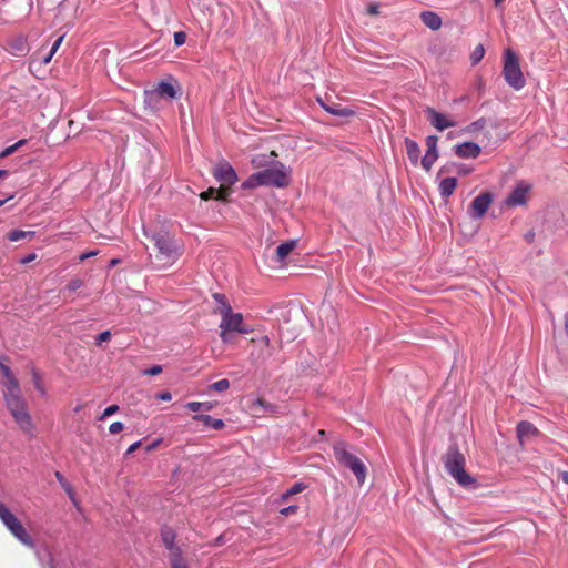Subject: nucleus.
Listing matches in <instances>:
<instances>
[{
    "instance_id": "39448f33",
    "label": "nucleus",
    "mask_w": 568,
    "mask_h": 568,
    "mask_svg": "<svg viewBox=\"0 0 568 568\" xmlns=\"http://www.w3.org/2000/svg\"><path fill=\"white\" fill-rule=\"evenodd\" d=\"M4 404L20 430L27 436L33 437L36 427L26 399L22 398Z\"/></svg>"
},
{
    "instance_id": "58836bf2",
    "label": "nucleus",
    "mask_w": 568,
    "mask_h": 568,
    "mask_svg": "<svg viewBox=\"0 0 568 568\" xmlns=\"http://www.w3.org/2000/svg\"><path fill=\"white\" fill-rule=\"evenodd\" d=\"M217 193H219V189H215V187H209L206 191L202 192L200 194V197L204 201H207V200H211V199H216L217 200Z\"/></svg>"
},
{
    "instance_id": "69168bd1",
    "label": "nucleus",
    "mask_w": 568,
    "mask_h": 568,
    "mask_svg": "<svg viewBox=\"0 0 568 568\" xmlns=\"http://www.w3.org/2000/svg\"><path fill=\"white\" fill-rule=\"evenodd\" d=\"M52 55H53V54H51V52H49V54H48V55H45V58L43 59V62H44V63H49V62H50V60H51V58H52Z\"/></svg>"
},
{
    "instance_id": "a878e982",
    "label": "nucleus",
    "mask_w": 568,
    "mask_h": 568,
    "mask_svg": "<svg viewBox=\"0 0 568 568\" xmlns=\"http://www.w3.org/2000/svg\"><path fill=\"white\" fill-rule=\"evenodd\" d=\"M306 488V485L304 483H295L290 489H287L285 493L281 496V501L286 503L288 501L292 496L302 493Z\"/></svg>"
},
{
    "instance_id": "13d9d810",
    "label": "nucleus",
    "mask_w": 568,
    "mask_h": 568,
    "mask_svg": "<svg viewBox=\"0 0 568 568\" xmlns=\"http://www.w3.org/2000/svg\"><path fill=\"white\" fill-rule=\"evenodd\" d=\"M559 478L566 484L568 485V471H560L559 473Z\"/></svg>"
},
{
    "instance_id": "f03ea898",
    "label": "nucleus",
    "mask_w": 568,
    "mask_h": 568,
    "mask_svg": "<svg viewBox=\"0 0 568 568\" xmlns=\"http://www.w3.org/2000/svg\"><path fill=\"white\" fill-rule=\"evenodd\" d=\"M290 180L284 171L283 164L280 168H270L252 174L244 183L243 187L254 189L256 186L266 185L275 187H284L288 185Z\"/></svg>"
},
{
    "instance_id": "a211bd4d",
    "label": "nucleus",
    "mask_w": 568,
    "mask_h": 568,
    "mask_svg": "<svg viewBox=\"0 0 568 568\" xmlns=\"http://www.w3.org/2000/svg\"><path fill=\"white\" fill-rule=\"evenodd\" d=\"M251 409L254 413H257L258 410H262L264 413L268 414H276L278 412V407L275 404H272L264 398H257L251 404Z\"/></svg>"
},
{
    "instance_id": "603ef678",
    "label": "nucleus",
    "mask_w": 568,
    "mask_h": 568,
    "mask_svg": "<svg viewBox=\"0 0 568 568\" xmlns=\"http://www.w3.org/2000/svg\"><path fill=\"white\" fill-rule=\"evenodd\" d=\"M475 171V165L473 164H466L464 162V175L470 174Z\"/></svg>"
},
{
    "instance_id": "c756f323",
    "label": "nucleus",
    "mask_w": 568,
    "mask_h": 568,
    "mask_svg": "<svg viewBox=\"0 0 568 568\" xmlns=\"http://www.w3.org/2000/svg\"><path fill=\"white\" fill-rule=\"evenodd\" d=\"M212 297L219 304V306L214 310L215 314L222 315L223 311H224V307H231V305L227 302V298H226V296L224 294H222V293H214L212 295Z\"/></svg>"
},
{
    "instance_id": "864d4df0",
    "label": "nucleus",
    "mask_w": 568,
    "mask_h": 568,
    "mask_svg": "<svg viewBox=\"0 0 568 568\" xmlns=\"http://www.w3.org/2000/svg\"><path fill=\"white\" fill-rule=\"evenodd\" d=\"M463 481H464V487H466V486H470V485H473V484H474L473 478H471L469 475H467L465 471H464V478H463Z\"/></svg>"
},
{
    "instance_id": "c9c22d12",
    "label": "nucleus",
    "mask_w": 568,
    "mask_h": 568,
    "mask_svg": "<svg viewBox=\"0 0 568 568\" xmlns=\"http://www.w3.org/2000/svg\"><path fill=\"white\" fill-rule=\"evenodd\" d=\"M27 140H19L17 143L6 148L2 152H0V159L7 158L16 152L20 146L24 145Z\"/></svg>"
},
{
    "instance_id": "473e14b6",
    "label": "nucleus",
    "mask_w": 568,
    "mask_h": 568,
    "mask_svg": "<svg viewBox=\"0 0 568 568\" xmlns=\"http://www.w3.org/2000/svg\"><path fill=\"white\" fill-rule=\"evenodd\" d=\"M31 375H32V382H33L34 387L42 395H44L45 394V388H44V384H43L41 374L34 367H32Z\"/></svg>"
},
{
    "instance_id": "3c124183",
    "label": "nucleus",
    "mask_w": 568,
    "mask_h": 568,
    "mask_svg": "<svg viewBox=\"0 0 568 568\" xmlns=\"http://www.w3.org/2000/svg\"><path fill=\"white\" fill-rule=\"evenodd\" d=\"M63 40V37H60L59 39H57L50 50L51 54H54L55 51L58 50V48L60 47L61 42Z\"/></svg>"
},
{
    "instance_id": "37998d69",
    "label": "nucleus",
    "mask_w": 568,
    "mask_h": 568,
    "mask_svg": "<svg viewBox=\"0 0 568 568\" xmlns=\"http://www.w3.org/2000/svg\"><path fill=\"white\" fill-rule=\"evenodd\" d=\"M124 429V425L121 422H114L110 425L109 430L111 434H118Z\"/></svg>"
},
{
    "instance_id": "09e8293b",
    "label": "nucleus",
    "mask_w": 568,
    "mask_h": 568,
    "mask_svg": "<svg viewBox=\"0 0 568 568\" xmlns=\"http://www.w3.org/2000/svg\"><path fill=\"white\" fill-rule=\"evenodd\" d=\"M98 254L97 251H90V252H87V253H83L79 256V260L80 261H85L87 258L89 257H92V256H95Z\"/></svg>"
},
{
    "instance_id": "a19ab883",
    "label": "nucleus",
    "mask_w": 568,
    "mask_h": 568,
    "mask_svg": "<svg viewBox=\"0 0 568 568\" xmlns=\"http://www.w3.org/2000/svg\"><path fill=\"white\" fill-rule=\"evenodd\" d=\"M186 41V33L183 31H178L174 33V43L176 47L184 44Z\"/></svg>"
},
{
    "instance_id": "412c9836",
    "label": "nucleus",
    "mask_w": 568,
    "mask_h": 568,
    "mask_svg": "<svg viewBox=\"0 0 568 568\" xmlns=\"http://www.w3.org/2000/svg\"><path fill=\"white\" fill-rule=\"evenodd\" d=\"M193 419L194 420H200L205 426L211 427V428L216 429V430H220V429L224 428V426H225V424H224V422L222 419L213 418L210 415H194Z\"/></svg>"
},
{
    "instance_id": "ddd939ff",
    "label": "nucleus",
    "mask_w": 568,
    "mask_h": 568,
    "mask_svg": "<svg viewBox=\"0 0 568 568\" xmlns=\"http://www.w3.org/2000/svg\"><path fill=\"white\" fill-rule=\"evenodd\" d=\"M493 202V195L484 192L477 195L469 205L468 213L474 219H480L485 215Z\"/></svg>"
},
{
    "instance_id": "8fccbe9b",
    "label": "nucleus",
    "mask_w": 568,
    "mask_h": 568,
    "mask_svg": "<svg viewBox=\"0 0 568 568\" xmlns=\"http://www.w3.org/2000/svg\"><path fill=\"white\" fill-rule=\"evenodd\" d=\"M141 446V440L133 443L126 450V455L132 454Z\"/></svg>"
},
{
    "instance_id": "72a5a7b5",
    "label": "nucleus",
    "mask_w": 568,
    "mask_h": 568,
    "mask_svg": "<svg viewBox=\"0 0 568 568\" xmlns=\"http://www.w3.org/2000/svg\"><path fill=\"white\" fill-rule=\"evenodd\" d=\"M485 55V48L483 44H478L470 53V61L473 64H477L481 61Z\"/></svg>"
},
{
    "instance_id": "9b49d317",
    "label": "nucleus",
    "mask_w": 568,
    "mask_h": 568,
    "mask_svg": "<svg viewBox=\"0 0 568 568\" xmlns=\"http://www.w3.org/2000/svg\"><path fill=\"white\" fill-rule=\"evenodd\" d=\"M176 99L178 98V88L172 82L161 81L156 84V87L152 90L145 91V101L148 103H155L158 99Z\"/></svg>"
},
{
    "instance_id": "1a4fd4ad",
    "label": "nucleus",
    "mask_w": 568,
    "mask_h": 568,
    "mask_svg": "<svg viewBox=\"0 0 568 568\" xmlns=\"http://www.w3.org/2000/svg\"><path fill=\"white\" fill-rule=\"evenodd\" d=\"M532 184L528 181H517L509 194L504 200V206L507 209H516L526 206L531 197Z\"/></svg>"
},
{
    "instance_id": "f3484780",
    "label": "nucleus",
    "mask_w": 568,
    "mask_h": 568,
    "mask_svg": "<svg viewBox=\"0 0 568 568\" xmlns=\"http://www.w3.org/2000/svg\"><path fill=\"white\" fill-rule=\"evenodd\" d=\"M420 20L430 30L436 31L442 27V18L434 11H423Z\"/></svg>"
},
{
    "instance_id": "f257e3e1",
    "label": "nucleus",
    "mask_w": 568,
    "mask_h": 568,
    "mask_svg": "<svg viewBox=\"0 0 568 568\" xmlns=\"http://www.w3.org/2000/svg\"><path fill=\"white\" fill-rule=\"evenodd\" d=\"M154 253L151 255L152 263L156 268L172 266L183 254L184 245L180 239L168 230L161 229L152 236Z\"/></svg>"
},
{
    "instance_id": "4c0bfd02",
    "label": "nucleus",
    "mask_w": 568,
    "mask_h": 568,
    "mask_svg": "<svg viewBox=\"0 0 568 568\" xmlns=\"http://www.w3.org/2000/svg\"><path fill=\"white\" fill-rule=\"evenodd\" d=\"M437 141L438 139L436 135H428L426 138L427 152L437 153Z\"/></svg>"
},
{
    "instance_id": "0eeeda50",
    "label": "nucleus",
    "mask_w": 568,
    "mask_h": 568,
    "mask_svg": "<svg viewBox=\"0 0 568 568\" xmlns=\"http://www.w3.org/2000/svg\"><path fill=\"white\" fill-rule=\"evenodd\" d=\"M0 519L7 529L24 546L33 547V540L21 521L0 501Z\"/></svg>"
},
{
    "instance_id": "9d476101",
    "label": "nucleus",
    "mask_w": 568,
    "mask_h": 568,
    "mask_svg": "<svg viewBox=\"0 0 568 568\" xmlns=\"http://www.w3.org/2000/svg\"><path fill=\"white\" fill-rule=\"evenodd\" d=\"M442 459L445 470L462 485V454L458 445L456 443L450 445Z\"/></svg>"
},
{
    "instance_id": "5fc2aeb1",
    "label": "nucleus",
    "mask_w": 568,
    "mask_h": 568,
    "mask_svg": "<svg viewBox=\"0 0 568 568\" xmlns=\"http://www.w3.org/2000/svg\"><path fill=\"white\" fill-rule=\"evenodd\" d=\"M36 257H37V255H36L34 253L29 254V255H27L26 257H23V258L21 260V263H22V264H28V263H30V262L34 261V260H36Z\"/></svg>"
},
{
    "instance_id": "6ab92c4d",
    "label": "nucleus",
    "mask_w": 568,
    "mask_h": 568,
    "mask_svg": "<svg viewBox=\"0 0 568 568\" xmlns=\"http://www.w3.org/2000/svg\"><path fill=\"white\" fill-rule=\"evenodd\" d=\"M317 101L320 102V104L326 112H328L333 115H337V116L354 115V111L348 108H342L338 104L328 105V104L324 103V101L321 98H318Z\"/></svg>"
},
{
    "instance_id": "a18cd8bd",
    "label": "nucleus",
    "mask_w": 568,
    "mask_h": 568,
    "mask_svg": "<svg viewBox=\"0 0 568 568\" xmlns=\"http://www.w3.org/2000/svg\"><path fill=\"white\" fill-rule=\"evenodd\" d=\"M367 13L371 14V16L379 14L378 4L377 3H371L367 7Z\"/></svg>"
},
{
    "instance_id": "bb28decb",
    "label": "nucleus",
    "mask_w": 568,
    "mask_h": 568,
    "mask_svg": "<svg viewBox=\"0 0 568 568\" xmlns=\"http://www.w3.org/2000/svg\"><path fill=\"white\" fill-rule=\"evenodd\" d=\"M485 124H486V122L484 120H479V121L471 123L469 126H467L466 130H464V136L471 135L474 138V140H476V135L479 132H487L485 130Z\"/></svg>"
},
{
    "instance_id": "e2e57ef3",
    "label": "nucleus",
    "mask_w": 568,
    "mask_h": 568,
    "mask_svg": "<svg viewBox=\"0 0 568 568\" xmlns=\"http://www.w3.org/2000/svg\"><path fill=\"white\" fill-rule=\"evenodd\" d=\"M171 568H189L187 565L184 562L172 565Z\"/></svg>"
},
{
    "instance_id": "393cba45",
    "label": "nucleus",
    "mask_w": 568,
    "mask_h": 568,
    "mask_svg": "<svg viewBox=\"0 0 568 568\" xmlns=\"http://www.w3.org/2000/svg\"><path fill=\"white\" fill-rule=\"evenodd\" d=\"M252 344L256 345L257 348H260V352L257 354V358L264 356V349H267L271 345L270 337L267 335H262L258 337H253L250 341Z\"/></svg>"
},
{
    "instance_id": "ea45409f",
    "label": "nucleus",
    "mask_w": 568,
    "mask_h": 568,
    "mask_svg": "<svg viewBox=\"0 0 568 568\" xmlns=\"http://www.w3.org/2000/svg\"><path fill=\"white\" fill-rule=\"evenodd\" d=\"M119 410V406L118 405H111L109 407H106L104 409V412L102 413V415L99 417L100 420H103L105 419L106 417L115 414L116 412Z\"/></svg>"
},
{
    "instance_id": "79ce46f5",
    "label": "nucleus",
    "mask_w": 568,
    "mask_h": 568,
    "mask_svg": "<svg viewBox=\"0 0 568 568\" xmlns=\"http://www.w3.org/2000/svg\"><path fill=\"white\" fill-rule=\"evenodd\" d=\"M111 338V333L110 331H104L102 333H100L97 337H95V343L97 345H100L101 343L103 342H108L110 341Z\"/></svg>"
},
{
    "instance_id": "7c9ffc66",
    "label": "nucleus",
    "mask_w": 568,
    "mask_h": 568,
    "mask_svg": "<svg viewBox=\"0 0 568 568\" xmlns=\"http://www.w3.org/2000/svg\"><path fill=\"white\" fill-rule=\"evenodd\" d=\"M437 158H438V153L426 151L425 155L423 156V159L420 161L423 169L425 171L429 172L432 170L433 164L436 162Z\"/></svg>"
},
{
    "instance_id": "e433bc0d",
    "label": "nucleus",
    "mask_w": 568,
    "mask_h": 568,
    "mask_svg": "<svg viewBox=\"0 0 568 568\" xmlns=\"http://www.w3.org/2000/svg\"><path fill=\"white\" fill-rule=\"evenodd\" d=\"M83 286V281L81 278H72L64 287L67 292H75Z\"/></svg>"
},
{
    "instance_id": "2eb2a0df",
    "label": "nucleus",
    "mask_w": 568,
    "mask_h": 568,
    "mask_svg": "<svg viewBox=\"0 0 568 568\" xmlns=\"http://www.w3.org/2000/svg\"><path fill=\"white\" fill-rule=\"evenodd\" d=\"M427 114L430 124L439 131H443L454 125V122L447 115L439 113L434 109H428Z\"/></svg>"
},
{
    "instance_id": "f704fd0d",
    "label": "nucleus",
    "mask_w": 568,
    "mask_h": 568,
    "mask_svg": "<svg viewBox=\"0 0 568 568\" xmlns=\"http://www.w3.org/2000/svg\"><path fill=\"white\" fill-rule=\"evenodd\" d=\"M213 405L211 403L190 402L186 404V408L192 412H199L200 409L210 410Z\"/></svg>"
},
{
    "instance_id": "bf43d9fd",
    "label": "nucleus",
    "mask_w": 568,
    "mask_h": 568,
    "mask_svg": "<svg viewBox=\"0 0 568 568\" xmlns=\"http://www.w3.org/2000/svg\"><path fill=\"white\" fill-rule=\"evenodd\" d=\"M62 487L69 494V496L72 498V488L70 487V485L65 481L64 484H62Z\"/></svg>"
},
{
    "instance_id": "423d86ee",
    "label": "nucleus",
    "mask_w": 568,
    "mask_h": 568,
    "mask_svg": "<svg viewBox=\"0 0 568 568\" xmlns=\"http://www.w3.org/2000/svg\"><path fill=\"white\" fill-rule=\"evenodd\" d=\"M221 316V338L223 342H227V333L236 332L241 334H248L253 332V329L248 328L244 324L242 313H233L232 307H224L223 314Z\"/></svg>"
},
{
    "instance_id": "7ed1b4c3",
    "label": "nucleus",
    "mask_w": 568,
    "mask_h": 568,
    "mask_svg": "<svg viewBox=\"0 0 568 568\" xmlns=\"http://www.w3.org/2000/svg\"><path fill=\"white\" fill-rule=\"evenodd\" d=\"M503 74L505 81L514 90L519 91L526 85V80L519 65V59L511 49L504 52Z\"/></svg>"
},
{
    "instance_id": "b1692460",
    "label": "nucleus",
    "mask_w": 568,
    "mask_h": 568,
    "mask_svg": "<svg viewBox=\"0 0 568 568\" xmlns=\"http://www.w3.org/2000/svg\"><path fill=\"white\" fill-rule=\"evenodd\" d=\"M296 242L295 241H286L281 243L276 247V257L280 262H283L295 248Z\"/></svg>"
},
{
    "instance_id": "2f4dec72",
    "label": "nucleus",
    "mask_w": 568,
    "mask_h": 568,
    "mask_svg": "<svg viewBox=\"0 0 568 568\" xmlns=\"http://www.w3.org/2000/svg\"><path fill=\"white\" fill-rule=\"evenodd\" d=\"M229 388H230V382L226 378L220 379V381L214 382L211 385H209V390L216 392V393L226 392Z\"/></svg>"
},
{
    "instance_id": "c85d7f7f",
    "label": "nucleus",
    "mask_w": 568,
    "mask_h": 568,
    "mask_svg": "<svg viewBox=\"0 0 568 568\" xmlns=\"http://www.w3.org/2000/svg\"><path fill=\"white\" fill-rule=\"evenodd\" d=\"M168 550H169V559H170L171 566L175 565V564L184 562L183 551L178 545L172 548H169Z\"/></svg>"
},
{
    "instance_id": "338daca9",
    "label": "nucleus",
    "mask_w": 568,
    "mask_h": 568,
    "mask_svg": "<svg viewBox=\"0 0 568 568\" xmlns=\"http://www.w3.org/2000/svg\"><path fill=\"white\" fill-rule=\"evenodd\" d=\"M8 174V171L7 170H0V179H2L3 176H6Z\"/></svg>"
},
{
    "instance_id": "4be33fe9",
    "label": "nucleus",
    "mask_w": 568,
    "mask_h": 568,
    "mask_svg": "<svg viewBox=\"0 0 568 568\" xmlns=\"http://www.w3.org/2000/svg\"><path fill=\"white\" fill-rule=\"evenodd\" d=\"M457 186L456 178H444L439 183V191L443 197H448L453 194Z\"/></svg>"
},
{
    "instance_id": "052dcab7",
    "label": "nucleus",
    "mask_w": 568,
    "mask_h": 568,
    "mask_svg": "<svg viewBox=\"0 0 568 568\" xmlns=\"http://www.w3.org/2000/svg\"><path fill=\"white\" fill-rule=\"evenodd\" d=\"M55 478L59 480L61 485L65 483L63 475L59 471L55 473Z\"/></svg>"
},
{
    "instance_id": "20e7f679",
    "label": "nucleus",
    "mask_w": 568,
    "mask_h": 568,
    "mask_svg": "<svg viewBox=\"0 0 568 568\" xmlns=\"http://www.w3.org/2000/svg\"><path fill=\"white\" fill-rule=\"evenodd\" d=\"M212 174L214 179L220 182L217 200L227 201L232 193L231 186L236 183L237 175L231 164L226 161H221L213 166Z\"/></svg>"
},
{
    "instance_id": "0e129e2a",
    "label": "nucleus",
    "mask_w": 568,
    "mask_h": 568,
    "mask_svg": "<svg viewBox=\"0 0 568 568\" xmlns=\"http://www.w3.org/2000/svg\"><path fill=\"white\" fill-rule=\"evenodd\" d=\"M455 153H456L458 156H462V144H456V145H455Z\"/></svg>"
},
{
    "instance_id": "f8f14e48",
    "label": "nucleus",
    "mask_w": 568,
    "mask_h": 568,
    "mask_svg": "<svg viewBox=\"0 0 568 568\" xmlns=\"http://www.w3.org/2000/svg\"><path fill=\"white\" fill-rule=\"evenodd\" d=\"M488 133L479 132L476 135V140L464 139V161L469 159H477L481 154V145L487 144Z\"/></svg>"
},
{
    "instance_id": "774afa93",
    "label": "nucleus",
    "mask_w": 568,
    "mask_h": 568,
    "mask_svg": "<svg viewBox=\"0 0 568 568\" xmlns=\"http://www.w3.org/2000/svg\"><path fill=\"white\" fill-rule=\"evenodd\" d=\"M504 0H494V3L496 7H500L503 4Z\"/></svg>"
},
{
    "instance_id": "680f3d73",
    "label": "nucleus",
    "mask_w": 568,
    "mask_h": 568,
    "mask_svg": "<svg viewBox=\"0 0 568 568\" xmlns=\"http://www.w3.org/2000/svg\"><path fill=\"white\" fill-rule=\"evenodd\" d=\"M564 320H565V332L568 337V312L565 314Z\"/></svg>"
},
{
    "instance_id": "6e6d98bb",
    "label": "nucleus",
    "mask_w": 568,
    "mask_h": 568,
    "mask_svg": "<svg viewBox=\"0 0 568 568\" xmlns=\"http://www.w3.org/2000/svg\"><path fill=\"white\" fill-rule=\"evenodd\" d=\"M158 398L161 400H170L172 398L171 393L163 392L158 395Z\"/></svg>"
},
{
    "instance_id": "cd10ccee",
    "label": "nucleus",
    "mask_w": 568,
    "mask_h": 568,
    "mask_svg": "<svg viewBox=\"0 0 568 568\" xmlns=\"http://www.w3.org/2000/svg\"><path fill=\"white\" fill-rule=\"evenodd\" d=\"M33 231L12 230L8 233L7 237L11 242H18L27 237H33Z\"/></svg>"
},
{
    "instance_id": "6e6552de",
    "label": "nucleus",
    "mask_w": 568,
    "mask_h": 568,
    "mask_svg": "<svg viewBox=\"0 0 568 568\" xmlns=\"http://www.w3.org/2000/svg\"><path fill=\"white\" fill-rule=\"evenodd\" d=\"M334 456L341 465L349 468L353 471L359 484H363L365 481L366 466L358 457L351 454L344 447V445H337L334 447Z\"/></svg>"
},
{
    "instance_id": "4d7b16f0",
    "label": "nucleus",
    "mask_w": 568,
    "mask_h": 568,
    "mask_svg": "<svg viewBox=\"0 0 568 568\" xmlns=\"http://www.w3.org/2000/svg\"><path fill=\"white\" fill-rule=\"evenodd\" d=\"M161 440H162V439H156V440H154L152 444H150V445L146 447V450H148V452H151V450L155 449V448L160 445Z\"/></svg>"
},
{
    "instance_id": "dca6fc26",
    "label": "nucleus",
    "mask_w": 568,
    "mask_h": 568,
    "mask_svg": "<svg viewBox=\"0 0 568 568\" xmlns=\"http://www.w3.org/2000/svg\"><path fill=\"white\" fill-rule=\"evenodd\" d=\"M537 434V428L529 422H520L517 425V438L521 445Z\"/></svg>"
},
{
    "instance_id": "de8ad7c7",
    "label": "nucleus",
    "mask_w": 568,
    "mask_h": 568,
    "mask_svg": "<svg viewBox=\"0 0 568 568\" xmlns=\"http://www.w3.org/2000/svg\"><path fill=\"white\" fill-rule=\"evenodd\" d=\"M0 371L3 373V376H4L6 378H7V377H10V376H12V375H13V374H12V372H11V369H10V367H9V366H7V365L0 364Z\"/></svg>"
},
{
    "instance_id": "49530a36",
    "label": "nucleus",
    "mask_w": 568,
    "mask_h": 568,
    "mask_svg": "<svg viewBox=\"0 0 568 568\" xmlns=\"http://www.w3.org/2000/svg\"><path fill=\"white\" fill-rule=\"evenodd\" d=\"M161 372H162V366H160V365H154V366H152L150 369H148V372H146V373H148L149 375L154 376V375L160 374Z\"/></svg>"
},
{
    "instance_id": "5701e85b",
    "label": "nucleus",
    "mask_w": 568,
    "mask_h": 568,
    "mask_svg": "<svg viewBox=\"0 0 568 568\" xmlns=\"http://www.w3.org/2000/svg\"><path fill=\"white\" fill-rule=\"evenodd\" d=\"M175 539H176V534H175L174 529H172L169 526H164L161 529V540L166 549L176 546Z\"/></svg>"
},
{
    "instance_id": "aec40b11",
    "label": "nucleus",
    "mask_w": 568,
    "mask_h": 568,
    "mask_svg": "<svg viewBox=\"0 0 568 568\" xmlns=\"http://www.w3.org/2000/svg\"><path fill=\"white\" fill-rule=\"evenodd\" d=\"M404 143H405L407 155H408L412 164L414 166H416L419 162V154H420V149H419L418 144L409 138H406Z\"/></svg>"
},
{
    "instance_id": "c03bdc74",
    "label": "nucleus",
    "mask_w": 568,
    "mask_h": 568,
    "mask_svg": "<svg viewBox=\"0 0 568 568\" xmlns=\"http://www.w3.org/2000/svg\"><path fill=\"white\" fill-rule=\"evenodd\" d=\"M297 510H298V506L297 505H291L288 507L282 508L280 510V513L283 516H290L292 514H295Z\"/></svg>"
},
{
    "instance_id": "4468645a",
    "label": "nucleus",
    "mask_w": 568,
    "mask_h": 568,
    "mask_svg": "<svg viewBox=\"0 0 568 568\" xmlns=\"http://www.w3.org/2000/svg\"><path fill=\"white\" fill-rule=\"evenodd\" d=\"M3 390L4 403L22 399L21 388L14 375L7 377Z\"/></svg>"
}]
</instances>
